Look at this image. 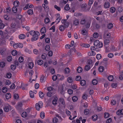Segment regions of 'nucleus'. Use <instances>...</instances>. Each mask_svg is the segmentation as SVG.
I'll return each instance as SVG.
<instances>
[{
    "label": "nucleus",
    "instance_id": "nucleus-63",
    "mask_svg": "<svg viewBox=\"0 0 123 123\" xmlns=\"http://www.w3.org/2000/svg\"><path fill=\"white\" fill-rule=\"evenodd\" d=\"M49 48L50 47L49 45H47L45 47V50L47 51H48L49 50Z\"/></svg>",
    "mask_w": 123,
    "mask_h": 123
},
{
    "label": "nucleus",
    "instance_id": "nucleus-56",
    "mask_svg": "<svg viewBox=\"0 0 123 123\" xmlns=\"http://www.w3.org/2000/svg\"><path fill=\"white\" fill-rule=\"evenodd\" d=\"M43 63V61L41 60H39L38 61L37 63L38 65H42Z\"/></svg>",
    "mask_w": 123,
    "mask_h": 123
},
{
    "label": "nucleus",
    "instance_id": "nucleus-14",
    "mask_svg": "<svg viewBox=\"0 0 123 123\" xmlns=\"http://www.w3.org/2000/svg\"><path fill=\"white\" fill-rule=\"evenodd\" d=\"M11 94L9 93H8L6 95V98L7 99H9L11 97Z\"/></svg>",
    "mask_w": 123,
    "mask_h": 123
},
{
    "label": "nucleus",
    "instance_id": "nucleus-27",
    "mask_svg": "<svg viewBox=\"0 0 123 123\" xmlns=\"http://www.w3.org/2000/svg\"><path fill=\"white\" fill-rule=\"evenodd\" d=\"M30 97L32 98H33L34 97V93L31 91H30Z\"/></svg>",
    "mask_w": 123,
    "mask_h": 123
},
{
    "label": "nucleus",
    "instance_id": "nucleus-6",
    "mask_svg": "<svg viewBox=\"0 0 123 123\" xmlns=\"http://www.w3.org/2000/svg\"><path fill=\"white\" fill-rule=\"evenodd\" d=\"M91 22L90 20H87L85 25L86 28H89L90 26Z\"/></svg>",
    "mask_w": 123,
    "mask_h": 123
},
{
    "label": "nucleus",
    "instance_id": "nucleus-22",
    "mask_svg": "<svg viewBox=\"0 0 123 123\" xmlns=\"http://www.w3.org/2000/svg\"><path fill=\"white\" fill-rule=\"evenodd\" d=\"M82 68L80 67H78L77 69V71L79 73H81L82 72Z\"/></svg>",
    "mask_w": 123,
    "mask_h": 123
},
{
    "label": "nucleus",
    "instance_id": "nucleus-5",
    "mask_svg": "<svg viewBox=\"0 0 123 123\" xmlns=\"http://www.w3.org/2000/svg\"><path fill=\"white\" fill-rule=\"evenodd\" d=\"M79 23V21L78 19L75 18L73 21V24L75 26L78 25Z\"/></svg>",
    "mask_w": 123,
    "mask_h": 123
},
{
    "label": "nucleus",
    "instance_id": "nucleus-42",
    "mask_svg": "<svg viewBox=\"0 0 123 123\" xmlns=\"http://www.w3.org/2000/svg\"><path fill=\"white\" fill-rule=\"evenodd\" d=\"M19 62H22L24 61V58L22 56H20L18 58Z\"/></svg>",
    "mask_w": 123,
    "mask_h": 123
},
{
    "label": "nucleus",
    "instance_id": "nucleus-47",
    "mask_svg": "<svg viewBox=\"0 0 123 123\" xmlns=\"http://www.w3.org/2000/svg\"><path fill=\"white\" fill-rule=\"evenodd\" d=\"M52 104L54 105H56L57 103V100L56 99H54L52 101Z\"/></svg>",
    "mask_w": 123,
    "mask_h": 123
},
{
    "label": "nucleus",
    "instance_id": "nucleus-60",
    "mask_svg": "<svg viewBox=\"0 0 123 123\" xmlns=\"http://www.w3.org/2000/svg\"><path fill=\"white\" fill-rule=\"evenodd\" d=\"M5 26L4 24L2 23H0V29H3Z\"/></svg>",
    "mask_w": 123,
    "mask_h": 123
},
{
    "label": "nucleus",
    "instance_id": "nucleus-53",
    "mask_svg": "<svg viewBox=\"0 0 123 123\" xmlns=\"http://www.w3.org/2000/svg\"><path fill=\"white\" fill-rule=\"evenodd\" d=\"M81 15L82 14L81 13L78 12H76L74 13V16H75L78 17L79 16H81Z\"/></svg>",
    "mask_w": 123,
    "mask_h": 123
},
{
    "label": "nucleus",
    "instance_id": "nucleus-9",
    "mask_svg": "<svg viewBox=\"0 0 123 123\" xmlns=\"http://www.w3.org/2000/svg\"><path fill=\"white\" fill-rule=\"evenodd\" d=\"M110 6V3L108 2H107L105 3L104 5V7L105 8H108Z\"/></svg>",
    "mask_w": 123,
    "mask_h": 123
},
{
    "label": "nucleus",
    "instance_id": "nucleus-25",
    "mask_svg": "<svg viewBox=\"0 0 123 123\" xmlns=\"http://www.w3.org/2000/svg\"><path fill=\"white\" fill-rule=\"evenodd\" d=\"M108 80L110 81H112L113 79V75H110L108 78Z\"/></svg>",
    "mask_w": 123,
    "mask_h": 123
},
{
    "label": "nucleus",
    "instance_id": "nucleus-44",
    "mask_svg": "<svg viewBox=\"0 0 123 123\" xmlns=\"http://www.w3.org/2000/svg\"><path fill=\"white\" fill-rule=\"evenodd\" d=\"M89 113V111L88 109H86L84 111V113L85 115H87Z\"/></svg>",
    "mask_w": 123,
    "mask_h": 123
},
{
    "label": "nucleus",
    "instance_id": "nucleus-50",
    "mask_svg": "<svg viewBox=\"0 0 123 123\" xmlns=\"http://www.w3.org/2000/svg\"><path fill=\"white\" fill-rule=\"evenodd\" d=\"M116 103V102L114 100H112L111 101V105H115Z\"/></svg>",
    "mask_w": 123,
    "mask_h": 123
},
{
    "label": "nucleus",
    "instance_id": "nucleus-2",
    "mask_svg": "<svg viewBox=\"0 0 123 123\" xmlns=\"http://www.w3.org/2000/svg\"><path fill=\"white\" fill-rule=\"evenodd\" d=\"M94 45L99 48H101L103 47V44L102 42H100L99 40H96L94 42Z\"/></svg>",
    "mask_w": 123,
    "mask_h": 123
},
{
    "label": "nucleus",
    "instance_id": "nucleus-37",
    "mask_svg": "<svg viewBox=\"0 0 123 123\" xmlns=\"http://www.w3.org/2000/svg\"><path fill=\"white\" fill-rule=\"evenodd\" d=\"M92 83L93 85H95L98 83V81L96 79H94L92 81Z\"/></svg>",
    "mask_w": 123,
    "mask_h": 123
},
{
    "label": "nucleus",
    "instance_id": "nucleus-55",
    "mask_svg": "<svg viewBox=\"0 0 123 123\" xmlns=\"http://www.w3.org/2000/svg\"><path fill=\"white\" fill-rule=\"evenodd\" d=\"M101 57V56L100 54H98L97 55L96 58L98 60H99Z\"/></svg>",
    "mask_w": 123,
    "mask_h": 123
},
{
    "label": "nucleus",
    "instance_id": "nucleus-8",
    "mask_svg": "<svg viewBox=\"0 0 123 123\" xmlns=\"http://www.w3.org/2000/svg\"><path fill=\"white\" fill-rule=\"evenodd\" d=\"M58 91L60 93L63 94L64 93V88L63 86H60L59 87Z\"/></svg>",
    "mask_w": 123,
    "mask_h": 123
},
{
    "label": "nucleus",
    "instance_id": "nucleus-18",
    "mask_svg": "<svg viewBox=\"0 0 123 123\" xmlns=\"http://www.w3.org/2000/svg\"><path fill=\"white\" fill-rule=\"evenodd\" d=\"M104 70V68L102 66H100L98 68V70L99 72H102Z\"/></svg>",
    "mask_w": 123,
    "mask_h": 123
},
{
    "label": "nucleus",
    "instance_id": "nucleus-12",
    "mask_svg": "<svg viewBox=\"0 0 123 123\" xmlns=\"http://www.w3.org/2000/svg\"><path fill=\"white\" fill-rule=\"evenodd\" d=\"M33 52L34 54L36 55L39 54L41 52L40 51H38L37 49H35L33 50Z\"/></svg>",
    "mask_w": 123,
    "mask_h": 123
},
{
    "label": "nucleus",
    "instance_id": "nucleus-19",
    "mask_svg": "<svg viewBox=\"0 0 123 123\" xmlns=\"http://www.w3.org/2000/svg\"><path fill=\"white\" fill-rule=\"evenodd\" d=\"M115 11L116 9L114 7H112L110 9V11L112 13L114 12Z\"/></svg>",
    "mask_w": 123,
    "mask_h": 123
},
{
    "label": "nucleus",
    "instance_id": "nucleus-64",
    "mask_svg": "<svg viewBox=\"0 0 123 123\" xmlns=\"http://www.w3.org/2000/svg\"><path fill=\"white\" fill-rule=\"evenodd\" d=\"M68 92L69 94H72L73 93V91L70 89H69L68 91Z\"/></svg>",
    "mask_w": 123,
    "mask_h": 123
},
{
    "label": "nucleus",
    "instance_id": "nucleus-59",
    "mask_svg": "<svg viewBox=\"0 0 123 123\" xmlns=\"http://www.w3.org/2000/svg\"><path fill=\"white\" fill-rule=\"evenodd\" d=\"M39 95L40 98H43V93L42 92H39Z\"/></svg>",
    "mask_w": 123,
    "mask_h": 123
},
{
    "label": "nucleus",
    "instance_id": "nucleus-38",
    "mask_svg": "<svg viewBox=\"0 0 123 123\" xmlns=\"http://www.w3.org/2000/svg\"><path fill=\"white\" fill-rule=\"evenodd\" d=\"M82 46L83 47L86 48H88L90 46V45L88 44H82Z\"/></svg>",
    "mask_w": 123,
    "mask_h": 123
},
{
    "label": "nucleus",
    "instance_id": "nucleus-39",
    "mask_svg": "<svg viewBox=\"0 0 123 123\" xmlns=\"http://www.w3.org/2000/svg\"><path fill=\"white\" fill-rule=\"evenodd\" d=\"M113 25L112 23H109L107 26L108 28L109 29H111L113 27Z\"/></svg>",
    "mask_w": 123,
    "mask_h": 123
},
{
    "label": "nucleus",
    "instance_id": "nucleus-30",
    "mask_svg": "<svg viewBox=\"0 0 123 123\" xmlns=\"http://www.w3.org/2000/svg\"><path fill=\"white\" fill-rule=\"evenodd\" d=\"M70 70L68 68H65V73L68 74L70 72Z\"/></svg>",
    "mask_w": 123,
    "mask_h": 123
},
{
    "label": "nucleus",
    "instance_id": "nucleus-26",
    "mask_svg": "<svg viewBox=\"0 0 123 123\" xmlns=\"http://www.w3.org/2000/svg\"><path fill=\"white\" fill-rule=\"evenodd\" d=\"M80 84L82 86H84L86 84V81L85 80H82L80 82Z\"/></svg>",
    "mask_w": 123,
    "mask_h": 123
},
{
    "label": "nucleus",
    "instance_id": "nucleus-31",
    "mask_svg": "<svg viewBox=\"0 0 123 123\" xmlns=\"http://www.w3.org/2000/svg\"><path fill=\"white\" fill-rule=\"evenodd\" d=\"M12 11L14 13H16L17 11V9L15 7H13L12 8Z\"/></svg>",
    "mask_w": 123,
    "mask_h": 123
},
{
    "label": "nucleus",
    "instance_id": "nucleus-45",
    "mask_svg": "<svg viewBox=\"0 0 123 123\" xmlns=\"http://www.w3.org/2000/svg\"><path fill=\"white\" fill-rule=\"evenodd\" d=\"M27 115V113L26 112H23L22 114V116L23 117H26Z\"/></svg>",
    "mask_w": 123,
    "mask_h": 123
},
{
    "label": "nucleus",
    "instance_id": "nucleus-35",
    "mask_svg": "<svg viewBox=\"0 0 123 123\" xmlns=\"http://www.w3.org/2000/svg\"><path fill=\"white\" fill-rule=\"evenodd\" d=\"M7 91V88L6 87H4L2 89V92L4 93L6 92Z\"/></svg>",
    "mask_w": 123,
    "mask_h": 123
},
{
    "label": "nucleus",
    "instance_id": "nucleus-58",
    "mask_svg": "<svg viewBox=\"0 0 123 123\" xmlns=\"http://www.w3.org/2000/svg\"><path fill=\"white\" fill-rule=\"evenodd\" d=\"M6 77L7 78H10L12 76V74L10 73H7L6 74Z\"/></svg>",
    "mask_w": 123,
    "mask_h": 123
},
{
    "label": "nucleus",
    "instance_id": "nucleus-32",
    "mask_svg": "<svg viewBox=\"0 0 123 123\" xmlns=\"http://www.w3.org/2000/svg\"><path fill=\"white\" fill-rule=\"evenodd\" d=\"M90 68V67L89 65H86L85 68V70L87 71L89 70Z\"/></svg>",
    "mask_w": 123,
    "mask_h": 123
},
{
    "label": "nucleus",
    "instance_id": "nucleus-21",
    "mask_svg": "<svg viewBox=\"0 0 123 123\" xmlns=\"http://www.w3.org/2000/svg\"><path fill=\"white\" fill-rule=\"evenodd\" d=\"M65 26L62 25L60 26L59 27V30L61 31H64L65 29Z\"/></svg>",
    "mask_w": 123,
    "mask_h": 123
},
{
    "label": "nucleus",
    "instance_id": "nucleus-13",
    "mask_svg": "<svg viewBox=\"0 0 123 123\" xmlns=\"http://www.w3.org/2000/svg\"><path fill=\"white\" fill-rule=\"evenodd\" d=\"M46 30L45 27H43L41 30V32L42 34H44L46 32Z\"/></svg>",
    "mask_w": 123,
    "mask_h": 123
},
{
    "label": "nucleus",
    "instance_id": "nucleus-29",
    "mask_svg": "<svg viewBox=\"0 0 123 123\" xmlns=\"http://www.w3.org/2000/svg\"><path fill=\"white\" fill-rule=\"evenodd\" d=\"M33 10L31 9L29 10L27 12L28 13L29 15H32L33 13Z\"/></svg>",
    "mask_w": 123,
    "mask_h": 123
},
{
    "label": "nucleus",
    "instance_id": "nucleus-3",
    "mask_svg": "<svg viewBox=\"0 0 123 123\" xmlns=\"http://www.w3.org/2000/svg\"><path fill=\"white\" fill-rule=\"evenodd\" d=\"M43 103L41 101H39L36 104L35 106L37 110L38 111L39 110L40 108L42 106Z\"/></svg>",
    "mask_w": 123,
    "mask_h": 123
},
{
    "label": "nucleus",
    "instance_id": "nucleus-61",
    "mask_svg": "<svg viewBox=\"0 0 123 123\" xmlns=\"http://www.w3.org/2000/svg\"><path fill=\"white\" fill-rule=\"evenodd\" d=\"M114 56V55L113 53H110L108 55V56L110 58H111Z\"/></svg>",
    "mask_w": 123,
    "mask_h": 123
},
{
    "label": "nucleus",
    "instance_id": "nucleus-34",
    "mask_svg": "<svg viewBox=\"0 0 123 123\" xmlns=\"http://www.w3.org/2000/svg\"><path fill=\"white\" fill-rule=\"evenodd\" d=\"M87 31L85 30H83L81 31V34L83 35H86Z\"/></svg>",
    "mask_w": 123,
    "mask_h": 123
},
{
    "label": "nucleus",
    "instance_id": "nucleus-17",
    "mask_svg": "<svg viewBox=\"0 0 123 123\" xmlns=\"http://www.w3.org/2000/svg\"><path fill=\"white\" fill-rule=\"evenodd\" d=\"M98 118V116L97 115H93L92 117V119L94 121H96Z\"/></svg>",
    "mask_w": 123,
    "mask_h": 123
},
{
    "label": "nucleus",
    "instance_id": "nucleus-1",
    "mask_svg": "<svg viewBox=\"0 0 123 123\" xmlns=\"http://www.w3.org/2000/svg\"><path fill=\"white\" fill-rule=\"evenodd\" d=\"M30 34L32 36L31 40V41H36L39 38L38 36L39 35V33L37 31L31 30L30 31Z\"/></svg>",
    "mask_w": 123,
    "mask_h": 123
},
{
    "label": "nucleus",
    "instance_id": "nucleus-20",
    "mask_svg": "<svg viewBox=\"0 0 123 123\" xmlns=\"http://www.w3.org/2000/svg\"><path fill=\"white\" fill-rule=\"evenodd\" d=\"M58 121V119L56 117L53 118L52 119V122L53 123H56Z\"/></svg>",
    "mask_w": 123,
    "mask_h": 123
},
{
    "label": "nucleus",
    "instance_id": "nucleus-33",
    "mask_svg": "<svg viewBox=\"0 0 123 123\" xmlns=\"http://www.w3.org/2000/svg\"><path fill=\"white\" fill-rule=\"evenodd\" d=\"M110 41L108 39H106L105 40V45H108L110 43Z\"/></svg>",
    "mask_w": 123,
    "mask_h": 123
},
{
    "label": "nucleus",
    "instance_id": "nucleus-15",
    "mask_svg": "<svg viewBox=\"0 0 123 123\" xmlns=\"http://www.w3.org/2000/svg\"><path fill=\"white\" fill-rule=\"evenodd\" d=\"M13 5L14 7L18 6L19 5V3L18 1H15L13 3Z\"/></svg>",
    "mask_w": 123,
    "mask_h": 123
},
{
    "label": "nucleus",
    "instance_id": "nucleus-62",
    "mask_svg": "<svg viewBox=\"0 0 123 123\" xmlns=\"http://www.w3.org/2000/svg\"><path fill=\"white\" fill-rule=\"evenodd\" d=\"M54 89V88L52 87L51 86L47 88V90L48 91L50 92L52 90Z\"/></svg>",
    "mask_w": 123,
    "mask_h": 123
},
{
    "label": "nucleus",
    "instance_id": "nucleus-52",
    "mask_svg": "<svg viewBox=\"0 0 123 123\" xmlns=\"http://www.w3.org/2000/svg\"><path fill=\"white\" fill-rule=\"evenodd\" d=\"M64 9L67 11L68 10H69L70 8L69 7V6L67 4L64 7Z\"/></svg>",
    "mask_w": 123,
    "mask_h": 123
},
{
    "label": "nucleus",
    "instance_id": "nucleus-4",
    "mask_svg": "<svg viewBox=\"0 0 123 123\" xmlns=\"http://www.w3.org/2000/svg\"><path fill=\"white\" fill-rule=\"evenodd\" d=\"M22 106L23 105L22 103H18L16 106V108L17 110L20 111L22 109Z\"/></svg>",
    "mask_w": 123,
    "mask_h": 123
},
{
    "label": "nucleus",
    "instance_id": "nucleus-49",
    "mask_svg": "<svg viewBox=\"0 0 123 123\" xmlns=\"http://www.w3.org/2000/svg\"><path fill=\"white\" fill-rule=\"evenodd\" d=\"M4 111L6 112H8L9 110V107L8 106H6L4 108Z\"/></svg>",
    "mask_w": 123,
    "mask_h": 123
},
{
    "label": "nucleus",
    "instance_id": "nucleus-46",
    "mask_svg": "<svg viewBox=\"0 0 123 123\" xmlns=\"http://www.w3.org/2000/svg\"><path fill=\"white\" fill-rule=\"evenodd\" d=\"M40 81L41 82H44L45 81V80L44 78V76H42L40 79Z\"/></svg>",
    "mask_w": 123,
    "mask_h": 123
},
{
    "label": "nucleus",
    "instance_id": "nucleus-48",
    "mask_svg": "<svg viewBox=\"0 0 123 123\" xmlns=\"http://www.w3.org/2000/svg\"><path fill=\"white\" fill-rule=\"evenodd\" d=\"M12 55L15 56L17 54V52L16 50H14L12 51Z\"/></svg>",
    "mask_w": 123,
    "mask_h": 123
},
{
    "label": "nucleus",
    "instance_id": "nucleus-54",
    "mask_svg": "<svg viewBox=\"0 0 123 123\" xmlns=\"http://www.w3.org/2000/svg\"><path fill=\"white\" fill-rule=\"evenodd\" d=\"M54 7L55 9L59 11H60L61 10L60 7L57 6L56 5H55L54 6Z\"/></svg>",
    "mask_w": 123,
    "mask_h": 123
},
{
    "label": "nucleus",
    "instance_id": "nucleus-41",
    "mask_svg": "<svg viewBox=\"0 0 123 123\" xmlns=\"http://www.w3.org/2000/svg\"><path fill=\"white\" fill-rule=\"evenodd\" d=\"M5 65V63L4 62H1L0 63V67L2 68H3Z\"/></svg>",
    "mask_w": 123,
    "mask_h": 123
},
{
    "label": "nucleus",
    "instance_id": "nucleus-7",
    "mask_svg": "<svg viewBox=\"0 0 123 123\" xmlns=\"http://www.w3.org/2000/svg\"><path fill=\"white\" fill-rule=\"evenodd\" d=\"M59 102L61 103L62 105H63L64 107L65 106V103L64 101V100L63 98H61L59 99Z\"/></svg>",
    "mask_w": 123,
    "mask_h": 123
},
{
    "label": "nucleus",
    "instance_id": "nucleus-51",
    "mask_svg": "<svg viewBox=\"0 0 123 123\" xmlns=\"http://www.w3.org/2000/svg\"><path fill=\"white\" fill-rule=\"evenodd\" d=\"M93 36L94 38H97L98 36V34L97 32L93 34Z\"/></svg>",
    "mask_w": 123,
    "mask_h": 123
},
{
    "label": "nucleus",
    "instance_id": "nucleus-40",
    "mask_svg": "<svg viewBox=\"0 0 123 123\" xmlns=\"http://www.w3.org/2000/svg\"><path fill=\"white\" fill-rule=\"evenodd\" d=\"M72 78L71 77H68L67 79V81L69 83H71L72 82Z\"/></svg>",
    "mask_w": 123,
    "mask_h": 123
},
{
    "label": "nucleus",
    "instance_id": "nucleus-24",
    "mask_svg": "<svg viewBox=\"0 0 123 123\" xmlns=\"http://www.w3.org/2000/svg\"><path fill=\"white\" fill-rule=\"evenodd\" d=\"M16 44L17 45L18 47L20 48H22L23 47V44L22 43H16Z\"/></svg>",
    "mask_w": 123,
    "mask_h": 123
},
{
    "label": "nucleus",
    "instance_id": "nucleus-11",
    "mask_svg": "<svg viewBox=\"0 0 123 123\" xmlns=\"http://www.w3.org/2000/svg\"><path fill=\"white\" fill-rule=\"evenodd\" d=\"M18 37L19 39H23L25 38V36L24 34H21L19 35Z\"/></svg>",
    "mask_w": 123,
    "mask_h": 123
},
{
    "label": "nucleus",
    "instance_id": "nucleus-57",
    "mask_svg": "<svg viewBox=\"0 0 123 123\" xmlns=\"http://www.w3.org/2000/svg\"><path fill=\"white\" fill-rule=\"evenodd\" d=\"M50 21L49 18H46L44 19V22L46 24L47 23L49 22Z\"/></svg>",
    "mask_w": 123,
    "mask_h": 123
},
{
    "label": "nucleus",
    "instance_id": "nucleus-36",
    "mask_svg": "<svg viewBox=\"0 0 123 123\" xmlns=\"http://www.w3.org/2000/svg\"><path fill=\"white\" fill-rule=\"evenodd\" d=\"M46 54L45 53L41 55L42 58L43 60L45 59L46 58Z\"/></svg>",
    "mask_w": 123,
    "mask_h": 123
},
{
    "label": "nucleus",
    "instance_id": "nucleus-28",
    "mask_svg": "<svg viewBox=\"0 0 123 123\" xmlns=\"http://www.w3.org/2000/svg\"><path fill=\"white\" fill-rule=\"evenodd\" d=\"M78 98L76 96H73L72 98V100L74 102L78 100Z\"/></svg>",
    "mask_w": 123,
    "mask_h": 123
},
{
    "label": "nucleus",
    "instance_id": "nucleus-10",
    "mask_svg": "<svg viewBox=\"0 0 123 123\" xmlns=\"http://www.w3.org/2000/svg\"><path fill=\"white\" fill-rule=\"evenodd\" d=\"M86 21L85 18H82L80 21V23L82 25H84L85 24Z\"/></svg>",
    "mask_w": 123,
    "mask_h": 123
},
{
    "label": "nucleus",
    "instance_id": "nucleus-16",
    "mask_svg": "<svg viewBox=\"0 0 123 123\" xmlns=\"http://www.w3.org/2000/svg\"><path fill=\"white\" fill-rule=\"evenodd\" d=\"M34 65L33 63L32 62H30L28 64L29 67V68L31 69L32 68Z\"/></svg>",
    "mask_w": 123,
    "mask_h": 123
},
{
    "label": "nucleus",
    "instance_id": "nucleus-43",
    "mask_svg": "<svg viewBox=\"0 0 123 123\" xmlns=\"http://www.w3.org/2000/svg\"><path fill=\"white\" fill-rule=\"evenodd\" d=\"M40 116L41 118H44L45 116L44 113L43 112H41L40 113Z\"/></svg>",
    "mask_w": 123,
    "mask_h": 123
},
{
    "label": "nucleus",
    "instance_id": "nucleus-23",
    "mask_svg": "<svg viewBox=\"0 0 123 123\" xmlns=\"http://www.w3.org/2000/svg\"><path fill=\"white\" fill-rule=\"evenodd\" d=\"M54 94V93H52L50 92H49L47 93V96L49 97H51V96Z\"/></svg>",
    "mask_w": 123,
    "mask_h": 123
}]
</instances>
